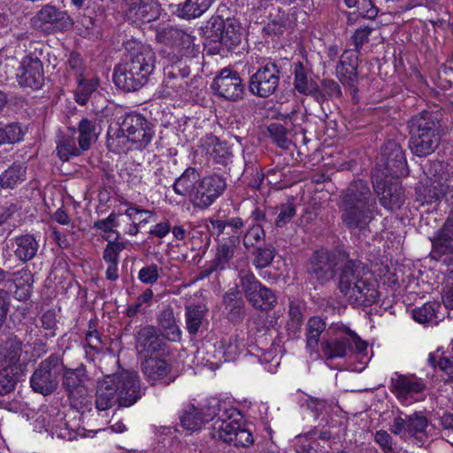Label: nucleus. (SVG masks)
<instances>
[{"label": "nucleus", "instance_id": "nucleus-37", "mask_svg": "<svg viewBox=\"0 0 453 453\" xmlns=\"http://www.w3.org/2000/svg\"><path fill=\"white\" fill-rule=\"evenodd\" d=\"M203 147L208 159L217 164H226L232 156L226 143L214 135L208 136Z\"/></svg>", "mask_w": 453, "mask_h": 453}, {"label": "nucleus", "instance_id": "nucleus-25", "mask_svg": "<svg viewBox=\"0 0 453 453\" xmlns=\"http://www.w3.org/2000/svg\"><path fill=\"white\" fill-rule=\"evenodd\" d=\"M141 370L144 378L151 384L157 382L169 385L175 377L171 373L172 365L164 358L149 357L141 363Z\"/></svg>", "mask_w": 453, "mask_h": 453}, {"label": "nucleus", "instance_id": "nucleus-44", "mask_svg": "<svg viewBox=\"0 0 453 453\" xmlns=\"http://www.w3.org/2000/svg\"><path fill=\"white\" fill-rule=\"evenodd\" d=\"M205 310L201 306L190 305L185 310L186 329L191 335H196L205 322Z\"/></svg>", "mask_w": 453, "mask_h": 453}, {"label": "nucleus", "instance_id": "nucleus-8", "mask_svg": "<svg viewBox=\"0 0 453 453\" xmlns=\"http://www.w3.org/2000/svg\"><path fill=\"white\" fill-rule=\"evenodd\" d=\"M46 47L41 42H29L27 53L16 73L19 85L22 88L39 89L44 83L43 65L47 60Z\"/></svg>", "mask_w": 453, "mask_h": 453}, {"label": "nucleus", "instance_id": "nucleus-19", "mask_svg": "<svg viewBox=\"0 0 453 453\" xmlns=\"http://www.w3.org/2000/svg\"><path fill=\"white\" fill-rule=\"evenodd\" d=\"M229 421H222L211 432L212 438L227 443H234L236 447L248 448L254 442L251 432L242 426L235 418Z\"/></svg>", "mask_w": 453, "mask_h": 453}, {"label": "nucleus", "instance_id": "nucleus-38", "mask_svg": "<svg viewBox=\"0 0 453 453\" xmlns=\"http://www.w3.org/2000/svg\"><path fill=\"white\" fill-rule=\"evenodd\" d=\"M227 318L234 323L242 321L244 316V302L237 288L229 289L223 296Z\"/></svg>", "mask_w": 453, "mask_h": 453}, {"label": "nucleus", "instance_id": "nucleus-14", "mask_svg": "<svg viewBox=\"0 0 453 453\" xmlns=\"http://www.w3.org/2000/svg\"><path fill=\"white\" fill-rule=\"evenodd\" d=\"M204 34L211 42H219L227 50L234 49L242 40L240 28L233 21L225 20L219 16L211 17L207 21Z\"/></svg>", "mask_w": 453, "mask_h": 453}, {"label": "nucleus", "instance_id": "nucleus-30", "mask_svg": "<svg viewBox=\"0 0 453 453\" xmlns=\"http://www.w3.org/2000/svg\"><path fill=\"white\" fill-rule=\"evenodd\" d=\"M294 88L302 95L317 96L319 92L318 83L312 78V73L298 61L294 65Z\"/></svg>", "mask_w": 453, "mask_h": 453}, {"label": "nucleus", "instance_id": "nucleus-13", "mask_svg": "<svg viewBox=\"0 0 453 453\" xmlns=\"http://www.w3.org/2000/svg\"><path fill=\"white\" fill-rule=\"evenodd\" d=\"M72 25V19L67 12L52 4L43 5L31 19L32 27L44 34L65 31Z\"/></svg>", "mask_w": 453, "mask_h": 453}, {"label": "nucleus", "instance_id": "nucleus-26", "mask_svg": "<svg viewBox=\"0 0 453 453\" xmlns=\"http://www.w3.org/2000/svg\"><path fill=\"white\" fill-rule=\"evenodd\" d=\"M428 426V420L420 412H414L411 415H399L395 417L390 424L389 430L392 434L404 437L406 435L417 437L426 433Z\"/></svg>", "mask_w": 453, "mask_h": 453}, {"label": "nucleus", "instance_id": "nucleus-7", "mask_svg": "<svg viewBox=\"0 0 453 453\" xmlns=\"http://www.w3.org/2000/svg\"><path fill=\"white\" fill-rule=\"evenodd\" d=\"M326 334L327 338L323 339L320 347L326 361L347 357L353 351L361 354L367 349V343L343 324H332Z\"/></svg>", "mask_w": 453, "mask_h": 453}, {"label": "nucleus", "instance_id": "nucleus-39", "mask_svg": "<svg viewBox=\"0 0 453 453\" xmlns=\"http://www.w3.org/2000/svg\"><path fill=\"white\" fill-rule=\"evenodd\" d=\"M27 166L22 163H13L0 174V188L13 189L26 180Z\"/></svg>", "mask_w": 453, "mask_h": 453}, {"label": "nucleus", "instance_id": "nucleus-6", "mask_svg": "<svg viewBox=\"0 0 453 453\" xmlns=\"http://www.w3.org/2000/svg\"><path fill=\"white\" fill-rule=\"evenodd\" d=\"M410 149L418 157L432 154L440 145L442 131L441 124L429 111L413 116L408 122Z\"/></svg>", "mask_w": 453, "mask_h": 453}, {"label": "nucleus", "instance_id": "nucleus-55", "mask_svg": "<svg viewBox=\"0 0 453 453\" xmlns=\"http://www.w3.org/2000/svg\"><path fill=\"white\" fill-rule=\"evenodd\" d=\"M336 74L343 85L354 87L357 78V67L352 65L341 64L336 65Z\"/></svg>", "mask_w": 453, "mask_h": 453}, {"label": "nucleus", "instance_id": "nucleus-60", "mask_svg": "<svg viewBox=\"0 0 453 453\" xmlns=\"http://www.w3.org/2000/svg\"><path fill=\"white\" fill-rule=\"evenodd\" d=\"M153 297V291L150 288L144 290L135 300L133 304H130L127 310V315L128 317H134L138 312L143 311L142 306L148 305Z\"/></svg>", "mask_w": 453, "mask_h": 453}, {"label": "nucleus", "instance_id": "nucleus-64", "mask_svg": "<svg viewBox=\"0 0 453 453\" xmlns=\"http://www.w3.org/2000/svg\"><path fill=\"white\" fill-rule=\"evenodd\" d=\"M372 32V27L366 26L364 27L357 28L353 35L351 36V41L354 44V47L357 52H360L363 45L366 43L369 40V36Z\"/></svg>", "mask_w": 453, "mask_h": 453}, {"label": "nucleus", "instance_id": "nucleus-61", "mask_svg": "<svg viewBox=\"0 0 453 453\" xmlns=\"http://www.w3.org/2000/svg\"><path fill=\"white\" fill-rule=\"evenodd\" d=\"M126 244L119 242H109L106 245L103 257L109 264H118L119 253L125 250Z\"/></svg>", "mask_w": 453, "mask_h": 453}, {"label": "nucleus", "instance_id": "nucleus-21", "mask_svg": "<svg viewBox=\"0 0 453 453\" xmlns=\"http://www.w3.org/2000/svg\"><path fill=\"white\" fill-rule=\"evenodd\" d=\"M426 388V382L415 374L395 373L391 378V392L403 403L417 401L416 395Z\"/></svg>", "mask_w": 453, "mask_h": 453}, {"label": "nucleus", "instance_id": "nucleus-59", "mask_svg": "<svg viewBox=\"0 0 453 453\" xmlns=\"http://www.w3.org/2000/svg\"><path fill=\"white\" fill-rule=\"evenodd\" d=\"M316 97H323L326 99L340 98L342 96V89L339 84L334 80H324L321 84V89Z\"/></svg>", "mask_w": 453, "mask_h": 453}, {"label": "nucleus", "instance_id": "nucleus-41", "mask_svg": "<svg viewBox=\"0 0 453 453\" xmlns=\"http://www.w3.org/2000/svg\"><path fill=\"white\" fill-rule=\"evenodd\" d=\"M34 277L28 269H22L15 273L12 278V287H15L14 297L19 301L29 299L32 292Z\"/></svg>", "mask_w": 453, "mask_h": 453}, {"label": "nucleus", "instance_id": "nucleus-28", "mask_svg": "<svg viewBox=\"0 0 453 453\" xmlns=\"http://www.w3.org/2000/svg\"><path fill=\"white\" fill-rule=\"evenodd\" d=\"M244 222L239 217L227 219H209L206 224V227L212 236L221 238L224 235H227L226 239H232L235 236L239 242Z\"/></svg>", "mask_w": 453, "mask_h": 453}, {"label": "nucleus", "instance_id": "nucleus-34", "mask_svg": "<svg viewBox=\"0 0 453 453\" xmlns=\"http://www.w3.org/2000/svg\"><path fill=\"white\" fill-rule=\"evenodd\" d=\"M76 129L68 128L66 133H60L57 141V153L62 161H67L72 157L81 155L83 150L81 146L76 145Z\"/></svg>", "mask_w": 453, "mask_h": 453}, {"label": "nucleus", "instance_id": "nucleus-40", "mask_svg": "<svg viewBox=\"0 0 453 453\" xmlns=\"http://www.w3.org/2000/svg\"><path fill=\"white\" fill-rule=\"evenodd\" d=\"M214 0H186L183 4H175L173 12L179 17L190 19L205 12Z\"/></svg>", "mask_w": 453, "mask_h": 453}, {"label": "nucleus", "instance_id": "nucleus-32", "mask_svg": "<svg viewBox=\"0 0 453 453\" xmlns=\"http://www.w3.org/2000/svg\"><path fill=\"white\" fill-rule=\"evenodd\" d=\"M11 241L14 255L19 260L27 262L36 256L39 243L33 234H20Z\"/></svg>", "mask_w": 453, "mask_h": 453}, {"label": "nucleus", "instance_id": "nucleus-27", "mask_svg": "<svg viewBox=\"0 0 453 453\" xmlns=\"http://www.w3.org/2000/svg\"><path fill=\"white\" fill-rule=\"evenodd\" d=\"M62 386L70 398L77 399L87 393L86 381L88 375L84 365L76 368H66L64 365Z\"/></svg>", "mask_w": 453, "mask_h": 453}, {"label": "nucleus", "instance_id": "nucleus-17", "mask_svg": "<svg viewBox=\"0 0 453 453\" xmlns=\"http://www.w3.org/2000/svg\"><path fill=\"white\" fill-rule=\"evenodd\" d=\"M431 259L453 265V216H449L431 238Z\"/></svg>", "mask_w": 453, "mask_h": 453}, {"label": "nucleus", "instance_id": "nucleus-48", "mask_svg": "<svg viewBox=\"0 0 453 453\" xmlns=\"http://www.w3.org/2000/svg\"><path fill=\"white\" fill-rule=\"evenodd\" d=\"M245 347L243 338L234 334L227 340L224 339L220 342V349L222 350L225 361H234Z\"/></svg>", "mask_w": 453, "mask_h": 453}, {"label": "nucleus", "instance_id": "nucleus-36", "mask_svg": "<svg viewBox=\"0 0 453 453\" xmlns=\"http://www.w3.org/2000/svg\"><path fill=\"white\" fill-rule=\"evenodd\" d=\"M127 15L133 22L149 23L157 18V5L153 0H140L132 4Z\"/></svg>", "mask_w": 453, "mask_h": 453}, {"label": "nucleus", "instance_id": "nucleus-20", "mask_svg": "<svg viewBox=\"0 0 453 453\" xmlns=\"http://www.w3.org/2000/svg\"><path fill=\"white\" fill-rule=\"evenodd\" d=\"M372 185L384 208L399 209L403 203L404 192L397 180L393 181L380 178L378 173H372Z\"/></svg>", "mask_w": 453, "mask_h": 453}, {"label": "nucleus", "instance_id": "nucleus-63", "mask_svg": "<svg viewBox=\"0 0 453 453\" xmlns=\"http://www.w3.org/2000/svg\"><path fill=\"white\" fill-rule=\"evenodd\" d=\"M296 215V208L293 203H284L280 207V212L277 216L275 225L278 227L286 226Z\"/></svg>", "mask_w": 453, "mask_h": 453}, {"label": "nucleus", "instance_id": "nucleus-35", "mask_svg": "<svg viewBox=\"0 0 453 453\" xmlns=\"http://www.w3.org/2000/svg\"><path fill=\"white\" fill-rule=\"evenodd\" d=\"M111 381L106 375L96 390V408L98 415L102 411H108L116 403L119 404V395Z\"/></svg>", "mask_w": 453, "mask_h": 453}, {"label": "nucleus", "instance_id": "nucleus-18", "mask_svg": "<svg viewBox=\"0 0 453 453\" xmlns=\"http://www.w3.org/2000/svg\"><path fill=\"white\" fill-rule=\"evenodd\" d=\"M212 89L215 94L231 102L242 100L245 94L244 84L239 73L230 68L222 69L214 78Z\"/></svg>", "mask_w": 453, "mask_h": 453}, {"label": "nucleus", "instance_id": "nucleus-10", "mask_svg": "<svg viewBox=\"0 0 453 453\" xmlns=\"http://www.w3.org/2000/svg\"><path fill=\"white\" fill-rule=\"evenodd\" d=\"M239 285L247 301L257 310L268 311L277 303L274 292L263 285L250 270H241Z\"/></svg>", "mask_w": 453, "mask_h": 453}, {"label": "nucleus", "instance_id": "nucleus-33", "mask_svg": "<svg viewBox=\"0 0 453 453\" xmlns=\"http://www.w3.org/2000/svg\"><path fill=\"white\" fill-rule=\"evenodd\" d=\"M199 411L202 412L203 416H204L205 422L216 418L213 424L212 432L215 431V427L219 423L222 421H229L234 418V416L240 417V413L234 409H222L221 403L217 399H211L207 401L206 404L199 409Z\"/></svg>", "mask_w": 453, "mask_h": 453}, {"label": "nucleus", "instance_id": "nucleus-45", "mask_svg": "<svg viewBox=\"0 0 453 453\" xmlns=\"http://www.w3.org/2000/svg\"><path fill=\"white\" fill-rule=\"evenodd\" d=\"M204 416L194 404H188L180 416L181 426L189 431H197L206 423Z\"/></svg>", "mask_w": 453, "mask_h": 453}, {"label": "nucleus", "instance_id": "nucleus-16", "mask_svg": "<svg viewBox=\"0 0 453 453\" xmlns=\"http://www.w3.org/2000/svg\"><path fill=\"white\" fill-rule=\"evenodd\" d=\"M377 165L379 167H383L379 171L384 177L391 176L397 179L406 175L408 172L404 152L400 144L393 140L388 141L381 147L380 161Z\"/></svg>", "mask_w": 453, "mask_h": 453}, {"label": "nucleus", "instance_id": "nucleus-47", "mask_svg": "<svg viewBox=\"0 0 453 453\" xmlns=\"http://www.w3.org/2000/svg\"><path fill=\"white\" fill-rule=\"evenodd\" d=\"M326 324L320 317H312L307 322L306 343L311 349L318 346L321 334L326 330Z\"/></svg>", "mask_w": 453, "mask_h": 453}, {"label": "nucleus", "instance_id": "nucleus-49", "mask_svg": "<svg viewBox=\"0 0 453 453\" xmlns=\"http://www.w3.org/2000/svg\"><path fill=\"white\" fill-rule=\"evenodd\" d=\"M18 381V367L4 365L0 370V395L12 392Z\"/></svg>", "mask_w": 453, "mask_h": 453}, {"label": "nucleus", "instance_id": "nucleus-24", "mask_svg": "<svg viewBox=\"0 0 453 453\" xmlns=\"http://www.w3.org/2000/svg\"><path fill=\"white\" fill-rule=\"evenodd\" d=\"M135 349L142 358L164 354L166 344L163 342L154 326L142 327L136 335Z\"/></svg>", "mask_w": 453, "mask_h": 453}, {"label": "nucleus", "instance_id": "nucleus-9", "mask_svg": "<svg viewBox=\"0 0 453 453\" xmlns=\"http://www.w3.org/2000/svg\"><path fill=\"white\" fill-rule=\"evenodd\" d=\"M64 370L61 356L51 354L42 360L30 377V387L37 394L47 396L58 387L59 376Z\"/></svg>", "mask_w": 453, "mask_h": 453}, {"label": "nucleus", "instance_id": "nucleus-29", "mask_svg": "<svg viewBox=\"0 0 453 453\" xmlns=\"http://www.w3.org/2000/svg\"><path fill=\"white\" fill-rule=\"evenodd\" d=\"M157 323L162 336L167 341L178 342L181 340V330L177 324L173 309L165 306L157 315Z\"/></svg>", "mask_w": 453, "mask_h": 453}, {"label": "nucleus", "instance_id": "nucleus-43", "mask_svg": "<svg viewBox=\"0 0 453 453\" xmlns=\"http://www.w3.org/2000/svg\"><path fill=\"white\" fill-rule=\"evenodd\" d=\"M76 133L79 134L77 137L78 144L83 150H88L91 144L97 139L96 121L86 118L82 119L79 122Z\"/></svg>", "mask_w": 453, "mask_h": 453}, {"label": "nucleus", "instance_id": "nucleus-31", "mask_svg": "<svg viewBox=\"0 0 453 453\" xmlns=\"http://www.w3.org/2000/svg\"><path fill=\"white\" fill-rule=\"evenodd\" d=\"M200 181L199 173L193 167L187 168L173 183V190L177 195L188 196L194 203L197 186Z\"/></svg>", "mask_w": 453, "mask_h": 453}, {"label": "nucleus", "instance_id": "nucleus-12", "mask_svg": "<svg viewBox=\"0 0 453 453\" xmlns=\"http://www.w3.org/2000/svg\"><path fill=\"white\" fill-rule=\"evenodd\" d=\"M282 67L280 62L267 61L250 76L249 89L256 96L266 98L274 94L280 85Z\"/></svg>", "mask_w": 453, "mask_h": 453}, {"label": "nucleus", "instance_id": "nucleus-54", "mask_svg": "<svg viewBox=\"0 0 453 453\" xmlns=\"http://www.w3.org/2000/svg\"><path fill=\"white\" fill-rule=\"evenodd\" d=\"M21 128L17 124L0 127V146L17 142L21 139Z\"/></svg>", "mask_w": 453, "mask_h": 453}, {"label": "nucleus", "instance_id": "nucleus-15", "mask_svg": "<svg viewBox=\"0 0 453 453\" xmlns=\"http://www.w3.org/2000/svg\"><path fill=\"white\" fill-rule=\"evenodd\" d=\"M108 377L119 395V407H130L141 398L140 379L135 371L121 370Z\"/></svg>", "mask_w": 453, "mask_h": 453}, {"label": "nucleus", "instance_id": "nucleus-42", "mask_svg": "<svg viewBox=\"0 0 453 453\" xmlns=\"http://www.w3.org/2000/svg\"><path fill=\"white\" fill-rule=\"evenodd\" d=\"M22 342L16 336L9 337L0 346V361L4 362V365L16 366L22 353Z\"/></svg>", "mask_w": 453, "mask_h": 453}, {"label": "nucleus", "instance_id": "nucleus-53", "mask_svg": "<svg viewBox=\"0 0 453 453\" xmlns=\"http://www.w3.org/2000/svg\"><path fill=\"white\" fill-rule=\"evenodd\" d=\"M253 255V265L257 269H263L271 265L275 257V250L272 245H267L257 248Z\"/></svg>", "mask_w": 453, "mask_h": 453}, {"label": "nucleus", "instance_id": "nucleus-56", "mask_svg": "<svg viewBox=\"0 0 453 453\" xmlns=\"http://www.w3.org/2000/svg\"><path fill=\"white\" fill-rule=\"evenodd\" d=\"M267 129L273 142L277 144V146L285 150L289 148L291 142L287 137L286 127L280 124L273 123L271 124Z\"/></svg>", "mask_w": 453, "mask_h": 453}, {"label": "nucleus", "instance_id": "nucleus-52", "mask_svg": "<svg viewBox=\"0 0 453 453\" xmlns=\"http://www.w3.org/2000/svg\"><path fill=\"white\" fill-rule=\"evenodd\" d=\"M265 232L261 224H250L242 238L243 246L249 250L265 240Z\"/></svg>", "mask_w": 453, "mask_h": 453}, {"label": "nucleus", "instance_id": "nucleus-51", "mask_svg": "<svg viewBox=\"0 0 453 453\" xmlns=\"http://www.w3.org/2000/svg\"><path fill=\"white\" fill-rule=\"evenodd\" d=\"M440 304L435 303H426L421 307H417L412 311V318L418 323L425 324L433 322L437 319V310Z\"/></svg>", "mask_w": 453, "mask_h": 453}, {"label": "nucleus", "instance_id": "nucleus-57", "mask_svg": "<svg viewBox=\"0 0 453 453\" xmlns=\"http://www.w3.org/2000/svg\"><path fill=\"white\" fill-rule=\"evenodd\" d=\"M163 273V268L156 264H150L140 269L138 280L147 285L155 284Z\"/></svg>", "mask_w": 453, "mask_h": 453}, {"label": "nucleus", "instance_id": "nucleus-50", "mask_svg": "<svg viewBox=\"0 0 453 453\" xmlns=\"http://www.w3.org/2000/svg\"><path fill=\"white\" fill-rule=\"evenodd\" d=\"M288 16L280 9L276 13H270V20L264 27V31L269 35H282L287 28Z\"/></svg>", "mask_w": 453, "mask_h": 453}, {"label": "nucleus", "instance_id": "nucleus-2", "mask_svg": "<svg viewBox=\"0 0 453 453\" xmlns=\"http://www.w3.org/2000/svg\"><path fill=\"white\" fill-rule=\"evenodd\" d=\"M339 211L348 229H365L377 214V203L367 183L357 180L342 193Z\"/></svg>", "mask_w": 453, "mask_h": 453}, {"label": "nucleus", "instance_id": "nucleus-1", "mask_svg": "<svg viewBox=\"0 0 453 453\" xmlns=\"http://www.w3.org/2000/svg\"><path fill=\"white\" fill-rule=\"evenodd\" d=\"M156 40L162 44L159 55L169 62L165 67V85L176 92L184 90L188 86L185 78L190 74L188 61L200 52L195 37L178 27H167L157 32Z\"/></svg>", "mask_w": 453, "mask_h": 453}, {"label": "nucleus", "instance_id": "nucleus-62", "mask_svg": "<svg viewBox=\"0 0 453 453\" xmlns=\"http://www.w3.org/2000/svg\"><path fill=\"white\" fill-rule=\"evenodd\" d=\"M289 320L287 326L288 330L296 332L299 329L303 323V312L299 304L291 302L288 309Z\"/></svg>", "mask_w": 453, "mask_h": 453}, {"label": "nucleus", "instance_id": "nucleus-4", "mask_svg": "<svg viewBox=\"0 0 453 453\" xmlns=\"http://www.w3.org/2000/svg\"><path fill=\"white\" fill-rule=\"evenodd\" d=\"M154 136L153 124L142 115L133 112L126 115L119 126L109 127L107 145L118 153L143 150Z\"/></svg>", "mask_w": 453, "mask_h": 453}, {"label": "nucleus", "instance_id": "nucleus-23", "mask_svg": "<svg viewBox=\"0 0 453 453\" xmlns=\"http://www.w3.org/2000/svg\"><path fill=\"white\" fill-rule=\"evenodd\" d=\"M226 183L218 174L206 176L200 180L195 195L194 205L200 209L208 208L225 191Z\"/></svg>", "mask_w": 453, "mask_h": 453}, {"label": "nucleus", "instance_id": "nucleus-11", "mask_svg": "<svg viewBox=\"0 0 453 453\" xmlns=\"http://www.w3.org/2000/svg\"><path fill=\"white\" fill-rule=\"evenodd\" d=\"M344 259V252L319 250L315 251L307 265V273L311 280L325 284L333 280L336 274L341 260Z\"/></svg>", "mask_w": 453, "mask_h": 453}, {"label": "nucleus", "instance_id": "nucleus-3", "mask_svg": "<svg viewBox=\"0 0 453 453\" xmlns=\"http://www.w3.org/2000/svg\"><path fill=\"white\" fill-rule=\"evenodd\" d=\"M368 269L358 259L349 258L344 252V259L339 265L338 288L353 305L370 306L379 299L375 284L367 279Z\"/></svg>", "mask_w": 453, "mask_h": 453}, {"label": "nucleus", "instance_id": "nucleus-46", "mask_svg": "<svg viewBox=\"0 0 453 453\" xmlns=\"http://www.w3.org/2000/svg\"><path fill=\"white\" fill-rule=\"evenodd\" d=\"M77 88L74 92V98L76 103L81 105H85L91 95L96 90L98 87L97 79H77Z\"/></svg>", "mask_w": 453, "mask_h": 453}, {"label": "nucleus", "instance_id": "nucleus-58", "mask_svg": "<svg viewBox=\"0 0 453 453\" xmlns=\"http://www.w3.org/2000/svg\"><path fill=\"white\" fill-rule=\"evenodd\" d=\"M318 445L317 440L309 434L297 436L295 443L297 453H319Z\"/></svg>", "mask_w": 453, "mask_h": 453}, {"label": "nucleus", "instance_id": "nucleus-5", "mask_svg": "<svg viewBox=\"0 0 453 453\" xmlns=\"http://www.w3.org/2000/svg\"><path fill=\"white\" fill-rule=\"evenodd\" d=\"M129 58L114 68L115 85L124 91H136L143 87L153 73L156 55L148 45L133 42Z\"/></svg>", "mask_w": 453, "mask_h": 453}, {"label": "nucleus", "instance_id": "nucleus-22", "mask_svg": "<svg viewBox=\"0 0 453 453\" xmlns=\"http://www.w3.org/2000/svg\"><path fill=\"white\" fill-rule=\"evenodd\" d=\"M218 239V246L216 249L215 257L211 260L207 266L200 272V278L203 279L209 277L215 272L224 271L229 265L231 259L240 245L237 237L234 236L232 239H226L225 236Z\"/></svg>", "mask_w": 453, "mask_h": 453}]
</instances>
